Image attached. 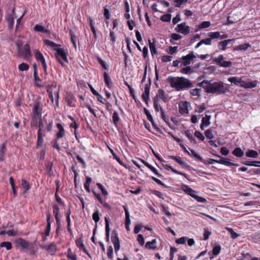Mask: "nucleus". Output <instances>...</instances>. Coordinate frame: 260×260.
<instances>
[{"mask_svg":"<svg viewBox=\"0 0 260 260\" xmlns=\"http://www.w3.org/2000/svg\"><path fill=\"white\" fill-rule=\"evenodd\" d=\"M205 134L206 137L209 139H212L214 138V136L212 133V131L210 129H208L207 130H206L205 131Z\"/></svg>","mask_w":260,"mask_h":260,"instance_id":"680f3d73","label":"nucleus"},{"mask_svg":"<svg viewBox=\"0 0 260 260\" xmlns=\"http://www.w3.org/2000/svg\"><path fill=\"white\" fill-rule=\"evenodd\" d=\"M120 120L118 114L116 112H114L112 115V120L115 126L117 127L118 122Z\"/></svg>","mask_w":260,"mask_h":260,"instance_id":"a19ab883","label":"nucleus"},{"mask_svg":"<svg viewBox=\"0 0 260 260\" xmlns=\"http://www.w3.org/2000/svg\"><path fill=\"white\" fill-rule=\"evenodd\" d=\"M68 118L71 121V122H68V124L69 125V127H70V128H73L74 129V133L76 137H77L76 129L78 127V124L76 122V120L75 119V118L73 116H68Z\"/></svg>","mask_w":260,"mask_h":260,"instance_id":"4468645a","label":"nucleus"},{"mask_svg":"<svg viewBox=\"0 0 260 260\" xmlns=\"http://www.w3.org/2000/svg\"><path fill=\"white\" fill-rule=\"evenodd\" d=\"M6 20L8 23V27L10 29H12L14 24V18L11 14H8L6 16Z\"/></svg>","mask_w":260,"mask_h":260,"instance_id":"412c9836","label":"nucleus"},{"mask_svg":"<svg viewBox=\"0 0 260 260\" xmlns=\"http://www.w3.org/2000/svg\"><path fill=\"white\" fill-rule=\"evenodd\" d=\"M1 247H6L7 250H9L12 249V244L10 242H3L0 244Z\"/></svg>","mask_w":260,"mask_h":260,"instance_id":"de8ad7c7","label":"nucleus"},{"mask_svg":"<svg viewBox=\"0 0 260 260\" xmlns=\"http://www.w3.org/2000/svg\"><path fill=\"white\" fill-rule=\"evenodd\" d=\"M221 247L219 245L215 246L212 249V253L214 255L216 256L219 253Z\"/></svg>","mask_w":260,"mask_h":260,"instance_id":"052dcab7","label":"nucleus"},{"mask_svg":"<svg viewBox=\"0 0 260 260\" xmlns=\"http://www.w3.org/2000/svg\"><path fill=\"white\" fill-rule=\"evenodd\" d=\"M196 57V56L194 55L193 52L186 56H182L181 59L183 60V61L181 62V65L186 66L190 64L191 61Z\"/></svg>","mask_w":260,"mask_h":260,"instance_id":"6e6552de","label":"nucleus"},{"mask_svg":"<svg viewBox=\"0 0 260 260\" xmlns=\"http://www.w3.org/2000/svg\"><path fill=\"white\" fill-rule=\"evenodd\" d=\"M111 241L114 247L115 252L117 253L120 249V245L118 233L116 230H113L112 232Z\"/></svg>","mask_w":260,"mask_h":260,"instance_id":"423d86ee","label":"nucleus"},{"mask_svg":"<svg viewBox=\"0 0 260 260\" xmlns=\"http://www.w3.org/2000/svg\"><path fill=\"white\" fill-rule=\"evenodd\" d=\"M50 214L49 213L47 214V225L46 227V230L45 231V234L46 236H48L49 235L50 229H51V223L50 221Z\"/></svg>","mask_w":260,"mask_h":260,"instance_id":"72a5a7b5","label":"nucleus"},{"mask_svg":"<svg viewBox=\"0 0 260 260\" xmlns=\"http://www.w3.org/2000/svg\"><path fill=\"white\" fill-rule=\"evenodd\" d=\"M29 66L25 63H22L18 66V69L20 71H26L29 69Z\"/></svg>","mask_w":260,"mask_h":260,"instance_id":"8fccbe9b","label":"nucleus"},{"mask_svg":"<svg viewBox=\"0 0 260 260\" xmlns=\"http://www.w3.org/2000/svg\"><path fill=\"white\" fill-rule=\"evenodd\" d=\"M185 135L188 138L190 142L192 144H196V140L189 130L184 132Z\"/></svg>","mask_w":260,"mask_h":260,"instance_id":"f704fd0d","label":"nucleus"},{"mask_svg":"<svg viewBox=\"0 0 260 260\" xmlns=\"http://www.w3.org/2000/svg\"><path fill=\"white\" fill-rule=\"evenodd\" d=\"M211 119V116L207 114H205V116L203 117L202 119V123L205 125V126H208L210 124V120Z\"/></svg>","mask_w":260,"mask_h":260,"instance_id":"58836bf2","label":"nucleus"},{"mask_svg":"<svg viewBox=\"0 0 260 260\" xmlns=\"http://www.w3.org/2000/svg\"><path fill=\"white\" fill-rule=\"evenodd\" d=\"M34 30L38 32L50 34V31L49 29H46L44 26L40 24H36L34 27Z\"/></svg>","mask_w":260,"mask_h":260,"instance_id":"4be33fe9","label":"nucleus"},{"mask_svg":"<svg viewBox=\"0 0 260 260\" xmlns=\"http://www.w3.org/2000/svg\"><path fill=\"white\" fill-rule=\"evenodd\" d=\"M151 85V82L149 80V84H146L144 86V92L142 95L143 100L145 102L146 104L148 106V99L149 98V92H150V86Z\"/></svg>","mask_w":260,"mask_h":260,"instance_id":"1a4fd4ad","label":"nucleus"},{"mask_svg":"<svg viewBox=\"0 0 260 260\" xmlns=\"http://www.w3.org/2000/svg\"><path fill=\"white\" fill-rule=\"evenodd\" d=\"M33 112L38 116H41L42 114V109L40 107V103L38 102L35 105L33 109Z\"/></svg>","mask_w":260,"mask_h":260,"instance_id":"c756f323","label":"nucleus"},{"mask_svg":"<svg viewBox=\"0 0 260 260\" xmlns=\"http://www.w3.org/2000/svg\"><path fill=\"white\" fill-rule=\"evenodd\" d=\"M24 55L23 57L26 59H28V58L31 56V52L29 49V46L28 44L25 45L24 46Z\"/></svg>","mask_w":260,"mask_h":260,"instance_id":"7c9ffc66","label":"nucleus"},{"mask_svg":"<svg viewBox=\"0 0 260 260\" xmlns=\"http://www.w3.org/2000/svg\"><path fill=\"white\" fill-rule=\"evenodd\" d=\"M104 81L105 82L106 85L109 87L110 88L112 84V82L111 81L110 77L109 76L108 74L106 72H105L104 74Z\"/></svg>","mask_w":260,"mask_h":260,"instance_id":"bb28decb","label":"nucleus"},{"mask_svg":"<svg viewBox=\"0 0 260 260\" xmlns=\"http://www.w3.org/2000/svg\"><path fill=\"white\" fill-rule=\"evenodd\" d=\"M192 197L200 203H205L206 202V200L205 198L196 195L195 194H193Z\"/></svg>","mask_w":260,"mask_h":260,"instance_id":"338daca9","label":"nucleus"},{"mask_svg":"<svg viewBox=\"0 0 260 260\" xmlns=\"http://www.w3.org/2000/svg\"><path fill=\"white\" fill-rule=\"evenodd\" d=\"M158 97L161 99L164 102L168 101V95L166 94L164 90L161 89H159L158 90V94L157 97Z\"/></svg>","mask_w":260,"mask_h":260,"instance_id":"a211bd4d","label":"nucleus"},{"mask_svg":"<svg viewBox=\"0 0 260 260\" xmlns=\"http://www.w3.org/2000/svg\"><path fill=\"white\" fill-rule=\"evenodd\" d=\"M211 25L210 21H203L202 22L199 26V29H201L203 28H206L209 27Z\"/></svg>","mask_w":260,"mask_h":260,"instance_id":"6e6d98bb","label":"nucleus"},{"mask_svg":"<svg viewBox=\"0 0 260 260\" xmlns=\"http://www.w3.org/2000/svg\"><path fill=\"white\" fill-rule=\"evenodd\" d=\"M171 17L172 16L170 14H167L161 16L160 20L164 22H170Z\"/></svg>","mask_w":260,"mask_h":260,"instance_id":"864d4df0","label":"nucleus"},{"mask_svg":"<svg viewBox=\"0 0 260 260\" xmlns=\"http://www.w3.org/2000/svg\"><path fill=\"white\" fill-rule=\"evenodd\" d=\"M17 242L20 246L24 249H28L29 248L28 242L22 239V238L18 239L17 241Z\"/></svg>","mask_w":260,"mask_h":260,"instance_id":"b1692460","label":"nucleus"},{"mask_svg":"<svg viewBox=\"0 0 260 260\" xmlns=\"http://www.w3.org/2000/svg\"><path fill=\"white\" fill-rule=\"evenodd\" d=\"M67 257L70 260H77V256L75 253L70 248L68 249Z\"/></svg>","mask_w":260,"mask_h":260,"instance_id":"4c0bfd02","label":"nucleus"},{"mask_svg":"<svg viewBox=\"0 0 260 260\" xmlns=\"http://www.w3.org/2000/svg\"><path fill=\"white\" fill-rule=\"evenodd\" d=\"M226 229L229 232L231 237L233 239H236L239 236V235L237 234L236 232H235L232 228H226Z\"/></svg>","mask_w":260,"mask_h":260,"instance_id":"5fc2aeb1","label":"nucleus"},{"mask_svg":"<svg viewBox=\"0 0 260 260\" xmlns=\"http://www.w3.org/2000/svg\"><path fill=\"white\" fill-rule=\"evenodd\" d=\"M203 88L207 93L223 94L228 91V88L225 87L223 83L221 82H215L211 84L203 86Z\"/></svg>","mask_w":260,"mask_h":260,"instance_id":"7ed1b4c3","label":"nucleus"},{"mask_svg":"<svg viewBox=\"0 0 260 260\" xmlns=\"http://www.w3.org/2000/svg\"><path fill=\"white\" fill-rule=\"evenodd\" d=\"M43 42L44 44L48 47H51L56 52L54 55L57 61L62 66H64V62L65 61V50L63 48H58L59 45L47 39H44Z\"/></svg>","mask_w":260,"mask_h":260,"instance_id":"f03ea898","label":"nucleus"},{"mask_svg":"<svg viewBox=\"0 0 260 260\" xmlns=\"http://www.w3.org/2000/svg\"><path fill=\"white\" fill-rule=\"evenodd\" d=\"M175 29L178 32L187 35L189 32L190 27L186 25L185 22H183L178 24Z\"/></svg>","mask_w":260,"mask_h":260,"instance_id":"0eeeda50","label":"nucleus"},{"mask_svg":"<svg viewBox=\"0 0 260 260\" xmlns=\"http://www.w3.org/2000/svg\"><path fill=\"white\" fill-rule=\"evenodd\" d=\"M43 134L42 133H38V141L37 144V148H38L40 147L43 143Z\"/></svg>","mask_w":260,"mask_h":260,"instance_id":"c03bdc74","label":"nucleus"},{"mask_svg":"<svg viewBox=\"0 0 260 260\" xmlns=\"http://www.w3.org/2000/svg\"><path fill=\"white\" fill-rule=\"evenodd\" d=\"M228 44L226 43L225 41H222L218 42L217 44V47L219 50L224 51L228 48Z\"/></svg>","mask_w":260,"mask_h":260,"instance_id":"37998d69","label":"nucleus"},{"mask_svg":"<svg viewBox=\"0 0 260 260\" xmlns=\"http://www.w3.org/2000/svg\"><path fill=\"white\" fill-rule=\"evenodd\" d=\"M223 59L224 56L222 55H220L217 58H215L213 61L220 67L229 68L232 66V62L231 61H224Z\"/></svg>","mask_w":260,"mask_h":260,"instance_id":"39448f33","label":"nucleus"},{"mask_svg":"<svg viewBox=\"0 0 260 260\" xmlns=\"http://www.w3.org/2000/svg\"><path fill=\"white\" fill-rule=\"evenodd\" d=\"M208 36L211 41L214 39H220V32L219 31L211 32L209 34Z\"/></svg>","mask_w":260,"mask_h":260,"instance_id":"e433bc0d","label":"nucleus"},{"mask_svg":"<svg viewBox=\"0 0 260 260\" xmlns=\"http://www.w3.org/2000/svg\"><path fill=\"white\" fill-rule=\"evenodd\" d=\"M167 51L169 54H173L178 51V46H170L167 48Z\"/></svg>","mask_w":260,"mask_h":260,"instance_id":"3c124183","label":"nucleus"},{"mask_svg":"<svg viewBox=\"0 0 260 260\" xmlns=\"http://www.w3.org/2000/svg\"><path fill=\"white\" fill-rule=\"evenodd\" d=\"M179 112L181 114H187L188 113V103L187 102H182L179 104Z\"/></svg>","mask_w":260,"mask_h":260,"instance_id":"2eb2a0df","label":"nucleus"},{"mask_svg":"<svg viewBox=\"0 0 260 260\" xmlns=\"http://www.w3.org/2000/svg\"><path fill=\"white\" fill-rule=\"evenodd\" d=\"M92 218L97 224V222L100 220V212L96 210L92 214Z\"/></svg>","mask_w":260,"mask_h":260,"instance_id":"603ef678","label":"nucleus"},{"mask_svg":"<svg viewBox=\"0 0 260 260\" xmlns=\"http://www.w3.org/2000/svg\"><path fill=\"white\" fill-rule=\"evenodd\" d=\"M142 162L144 164V165L146 166L148 169H149L152 172H153L155 175H156L158 177H162V175L159 174L157 170L153 167L152 166L150 165L147 162L145 161L144 160H141Z\"/></svg>","mask_w":260,"mask_h":260,"instance_id":"6ab92c4d","label":"nucleus"},{"mask_svg":"<svg viewBox=\"0 0 260 260\" xmlns=\"http://www.w3.org/2000/svg\"><path fill=\"white\" fill-rule=\"evenodd\" d=\"M228 81L231 83H234L235 85H240V84H242L244 81L242 80V77H238L236 76L229 78Z\"/></svg>","mask_w":260,"mask_h":260,"instance_id":"dca6fc26","label":"nucleus"},{"mask_svg":"<svg viewBox=\"0 0 260 260\" xmlns=\"http://www.w3.org/2000/svg\"><path fill=\"white\" fill-rule=\"evenodd\" d=\"M206 108V105L203 103L201 105L198 106L195 109V112L199 113H202Z\"/></svg>","mask_w":260,"mask_h":260,"instance_id":"4d7b16f0","label":"nucleus"},{"mask_svg":"<svg viewBox=\"0 0 260 260\" xmlns=\"http://www.w3.org/2000/svg\"><path fill=\"white\" fill-rule=\"evenodd\" d=\"M6 150V148L5 145H3L0 150V161L4 160V153Z\"/></svg>","mask_w":260,"mask_h":260,"instance_id":"bf43d9fd","label":"nucleus"},{"mask_svg":"<svg viewBox=\"0 0 260 260\" xmlns=\"http://www.w3.org/2000/svg\"><path fill=\"white\" fill-rule=\"evenodd\" d=\"M43 248H45L48 252L52 255L56 251V245L53 243L50 244L48 246H45Z\"/></svg>","mask_w":260,"mask_h":260,"instance_id":"393cba45","label":"nucleus"},{"mask_svg":"<svg viewBox=\"0 0 260 260\" xmlns=\"http://www.w3.org/2000/svg\"><path fill=\"white\" fill-rule=\"evenodd\" d=\"M201 91V89L200 88H195L192 89L190 90V93L193 96L199 95L200 94V92Z\"/></svg>","mask_w":260,"mask_h":260,"instance_id":"0e129e2a","label":"nucleus"},{"mask_svg":"<svg viewBox=\"0 0 260 260\" xmlns=\"http://www.w3.org/2000/svg\"><path fill=\"white\" fill-rule=\"evenodd\" d=\"M182 190H183L184 192L190 195L191 197H192L193 194H194V193L196 192V191L194 190H193L192 188H191L188 186L186 185L183 186Z\"/></svg>","mask_w":260,"mask_h":260,"instance_id":"473e14b6","label":"nucleus"},{"mask_svg":"<svg viewBox=\"0 0 260 260\" xmlns=\"http://www.w3.org/2000/svg\"><path fill=\"white\" fill-rule=\"evenodd\" d=\"M167 81L172 87L176 89L177 91L191 88L193 86V84L190 80L183 77L169 76L167 78Z\"/></svg>","mask_w":260,"mask_h":260,"instance_id":"f257e3e1","label":"nucleus"},{"mask_svg":"<svg viewBox=\"0 0 260 260\" xmlns=\"http://www.w3.org/2000/svg\"><path fill=\"white\" fill-rule=\"evenodd\" d=\"M153 42H151V41L149 40V48L151 51V53L152 56L157 55L158 53L157 51V50L155 47V44L154 42H155V40L154 39H153Z\"/></svg>","mask_w":260,"mask_h":260,"instance_id":"aec40b11","label":"nucleus"},{"mask_svg":"<svg viewBox=\"0 0 260 260\" xmlns=\"http://www.w3.org/2000/svg\"><path fill=\"white\" fill-rule=\"evenodd\" d=\"M36 57L38 61H40L41 62L43 60H45L42 53L40 51H37L36 54Z\"/></svg>","mask_w":260,"mask_h":260,"instance_id":"e2e57ef3","label":"nucleus"},{"mask_svg":"<svg viewBox=\"0 0 260 260\" xmlns=\"http://www.w3.org/2000/svg\"><path fill=\"white\" fill-rule=\"evenodd\" d=\"M181 38L182 36L180 35L177 34H172L171 35V39L170 40V42L171 43H174V42L173 41H172V40H178L181 39Z\"/></svg>","mask_w":260,"mask_h":260,"instance_id":"13d9d810","label":"nucleus"},{"mask_svg":"<svg viewBox=\"0 0 260 260\" xmlns=\"http://www.w3.org/2000/svg\"><path fill=\"white\" fill-rule=\"evenodd\" d=\"M91 181H92V179L90 177H86V181L84 183V186L85 189L88 192H90L89 186H90V184Z\"/></svg>","mask_w":260,"mask_h":260,"instance_id":"ea45409f","label":"nucleus"},{"mask_svg":"<svg viewBox=\"0 0 260 260\" xmlns=\"http://www.w3.org/2000/svg\"><path fill=\"white\" fill-rule=\"evenodd\" d=\"M245 155L247 157L251 158H257L258 156V152L253 149H248Z\"/></svg>","mask_w":260,"mask_h":260,"instance_id":"5701e85b","label":"nucleus"},{"mask_svg":"<svg viewBox=\"0 0 260 260\" xmlns=\"http://www.w3.org/2000/svg\"><path fill=\"white\" fill-rule=\"evenodd\" d=\"M123 208L125 214V226L127 231H129V225L131 224V219L129 213L128 208L126 206H123Z\"/></svg>","mask_w":260,"mask_h":260,"instance_id":"9b49d317","label":"nucleus"},{"mask_svg":"<svg viewBox=\"0 0 260 260\" xmlns=\"http://www.w3.org/2000/svg\"><path fill=\"white\" fill-rule=\"evenodd\" d=\"M77 246L80 248L84 253H85L89 257H90V254L88 253L87 250L86 249L85 246L83 244V241L81 238H78L76 240Z\"/></svg>","mask_w":260,"mask_h":260,"instance_id":"f3484780","label":"nucleus"},{"mask_svg":"<svg viewBox=\"0 0 260 260\" xmlns=\"http://www.w3.org/2000/svg\"><path fill=\"white\" fill-rule=\"evenodd\" d=\"M151 85V82L149 80V84H146L144 86V92L142 95L143 100L145 102L146 104L148 106V99L149 98V92H150V86Z\"/></svg>","mask_w":260,"mask_h":260,"instance_id":"9d476101","label":"nucleus"},{"mask_svg":"<svg viewBox=\"0 0 260 260\" xmlns=\"http://www.w3.org/2000/svg\"><path fill=\"white\" fill-rule=\"evenodd\" d=\"M156 241L155 239H153L151 241L146 242L145 247L149 249H154L156 248Z\"/></svg>","mask_w":260,"mask_h":260,"instance_id":"cd10ccee","label":"nucleus"},{"mask_svg":"<svg viewBox=\"0 0 260 260\" xmlns=\"http://www.w3.org/2000/svg\"><path fill=\"white\" fill-rule=\"evenodd\" d=\"M232 154L238 157H241L244 155V151L240 147L235 148L232 151Z\"/></svg>","mask_w":260,"mask_h":260,"instance_id":"a878e982","label":"nucleus"},{"mask_svg":"<svg viewBox=\"0 0 260 260\" xmlns=\"http://www.w3.org/2000/svg\"><path fill=\"white\" fill-rule=\"evenodd\" d=\"M223 165L226 166H236L238 167L239 165L237 164H234L231 162V159L224 158L223 160Z\"/></svg>","mask_w":260,"mask_h":260,"instance_id":"09e8293b","label":"nucleus"},{"mask_svg":"<svg viewBox=\"0 0 260 260\" xmlns=\"http://www.w3.org/2000/svg\"><path fill=\"white\" fill-rule=\"evenodd\" d=\"M242 163L248 166L260 167V161H242Z\"/></svg>","mask_w":260,"mask_h":260,"instance_id":"c85d7f7f","label":"nucleus"},{"mask_svg":"<svg viewBox=\"0 0 260 260\" xmlns=\"http://www.w3.org/2000/svg\"><path fill=\"white\" fill-rule=\"evenodd\" d=\"M251 48V46L249 44H241L240 45H239L237 46L235 48L236 50H243L246 51L249 49H250Z\"/></svg>","mask_w":260,"mask_h":260,"instance_id":"2f4dec72","label":"nucleus"},{"mask_svg":"<svg viewBox=\"0 0 260 260\" xmlns=\"http://www.w3.org/2000/svg\"><path fill=\"white\" fill-rule=\"evenodd\" d=\"M190 153L191 154V155H190L191 156H193V157L196 158L197 159H199L201 161H202L204 163H206L205 160L199 154H198L193 149H190Z\"/></svg>","mask_w":260,"mask_h":260,"instance_id":"79ce46f5","label":"nucleus"},{"mask_svg":"<svg viewBox=\"0 0 260 260\" xmlns=\"http://www.w3.org/2000/svg\"><path fill=\"white\" fill-rule=\"evenodd\" d=\"M154 108L156 112H158L160 108H162L160 105L158 103V100L157 96H155L153 99Z\"/></svg>","mask_w":260,"mask_h":260,"instance_id":"a18cd8bd","label":"nucleus"},{"mask_svg":"<svg viewBox=\"0 0 260 260\" xmlns=\"http://www.w3.org/2000/svg\"><path fill=\"white\" fill-rule=\"evenodd\" d=\"M53 213L55 215V219L56 221V223L57 224V229L56 230V232L58 233V228L60 224V220H59V209L57 205H54L53 206Z\"/></svg>","mask_w":260,"mask_h":260,"instance_id":"ddd939ff","label":"nucleus"},{"mask_svg":"<svg viewBox=\"0 0 260 260\" xmlns=\"http://www.w3.org/2000/svg\"><path fill=\"white\" fill-rule=\"evenodd\" d=\"M257 81L256 80L251 81L249 82L243 81L242 84H240L241 87L245 88H252L255 87L257 84Z\"/></svg>","mask_w":260,"mask_h":260,"instance_id":"f8f14e48","label":"nucleus"},{"mask_svg":"<svg viewBox=\"0 0 260 260\" xmlns=\"http://www.w3.org/2000/svg\"><path fill=\"white\" fill-rule=\"evenodd\" d=\"M21 185L22 187L25 189L24 192H26L30 188L29 183L24 179L22 180Z\"/></svg>","mask_w":260,"mask_h":260,"instance_id":"49530a36","label":"nucleus"},{"mask_svg":"<svg viewBox=\"0 0 260 260\" xmlns=\"http://www.w3.org/2000/svg\"><path fill=\"white\" fill-rule=\"evenodd\" d=\"M241 257L243 260H251L252 256L249 253H242Z\"/></svg>","mask_w":260,"mask_h":260,"instance_id":"774afa93","label":"nucleus"},{"mask_svg":"<svg viewBox=\"0 0 260 260\" xmlns=\"http://www.w3.org/2000/svg\"><path fill=\"white\" fill-rule=\"evenodd\" d=\"M194 136L198 138L200 140L203 141L205 139V137L199 131H196L194 133Z\"/></svg>","mask_w":260,"mask_h":260,"instance_id":"69168bd1","label":"nucleus"},{"mask_svg":"<svg viewBox=\"0 0 260 260\" xmlns=\"http://www.w3.org/2000/svg\"><path fill=\"white\" fill-rule=\"evenodd\" d=\"M70 34L71 36V41L72 44H73V46L75 47V48L76 49V41L77 40V37L75 34V32L73 31V30H70Z\"/></svg>","mask_w":260,"mask_h":260,"instance_id":"c9c22d12","label":"nucleus"},{"mask_svg":"<svg viewBox=\"0 0 260 260\" xmlns=\"http://www.w3.org/2000/svg\"><path fill=\"white\" fill-rule=\"evenodd\" d=\"M56 127L58 129V132L56 133V139L53 143V146L57 150H60L63 147L60 146V139L64 135V130L62 125L59 123H57Z\"/></svg>","mask_w":260,"mask_h":260,"instance_id":"20e7f679","label":"nucleus"}]
</instances>
